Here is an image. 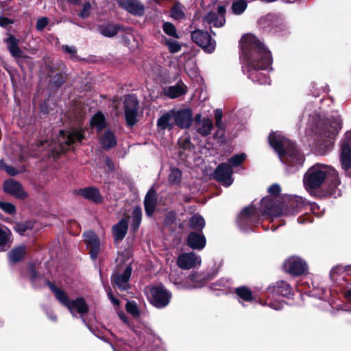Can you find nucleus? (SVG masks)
<instances>
[{
	"instance_id": "nucleus-1",
	"label": "nucleus",
	"mask_w": 351,
	"mask_h": 351,
	"mask_svg": "<svg viewBox=\"0 0 351 351\" xmlns=\"http://www.w3.org/2000/svg\"><path fill=\"white\" fill-rule=\"evenodd\" d=\"M241 56L244 71L254 82L260 84L270 83L267 75L272 69V56L270 51L254 35L247 34L241 40Z\"/></svg>"
},
{
	"instance_id": "nucleus-2",
	"label": "nucleus",
	"mask_w": 351,
	"mask_h": 351,
	"mask_svg": "<svg viewBox=\"0 0 351 351\" xmlns=\"http://www.w3.org/2000/svg\"><path fill=\"white\" fill-rule=\"evenodd\" d=\"M307 202L302 197H295L289 201V208L283 213L271 197H265L261 202V207L256 208L250 205L243 209L238 217V224L245 232L248 230V226L254 225L261 220L262 217L269 216L277 217L281 215H293L302 212L307 214Z\"/></svg>"
},
{
	"instance_id": "nucleus-3",
	"label": "nucleus",
	"mask_w": 351,
	"mask_h": 351,
	"mask_svg": "<svg viewBox=\"0 0 351 351\" xmlns=\"http://www.w3.org/2000/svg\"><path fill=\"white\" fill-rule=\"evenodd\" d=\"M268 140L270 145L278 154L281 162L287 166V171L289 173H294L303 165L304 161L303 154L281 133L278 132L270 133Z\"/></svg>"
},
{
	"instance_id": "nucleus-4",
	"label": "nucleus",
	"mask_w": 351,
	"mask_h": 351,
	"mask_svg": "<svg viewBox=\"0 0 351 351\" xmlns=\"http://www.w3.org/2000/svg\"><path fill=\"white\" fill-rule=\"evenodd\" d=\"M326 180L331 182L330 194L334 197L341 195L337 186L340 184L337 171L331 166L315 164L308 169L304 176V186L308 191L318 189Z\"/></svg>"
},
{
	"instance_id": "nucleus-5",
	"label": "nucleus",
	"mask_w": 351,
	"mask_h": 351,
	"mask_svg": "<svg viewBox=\"0 0 351 351\" xmlns=\"http://www.w3.org/2000/svg\"><path fill=\"white\" fill-rule=\"evenodd\" d=\"M83 138L84 135L81 130L73 128L66 131L60 130L57 142H49L47 140L42 141L37 144V147L39 150L49 147L53 154L58 155L68 149V147L71 144L80 142Z\"/></svg>"
},
{
	"instance_id": "nucleus-6",
	"label": "nucleus",
	"mask_w": 351,
	"mask_h": 351,
	"mask_svg": "<svg viewBox=\"0 0 351 351\" xmlns=\"http://www.w3.org/2000/svg\"><path fill=\"white\" fill-rule=\"evenodd\" d=\"M48 286L54 293L57 300L66 306L73 317L79 314L82 321L85 323L84 315L88 311V306L83 298H77L75 300H70L66 293L56 287L53 284L48 282Z\"/></svg>"
},
{
	"instance_id": "nucleus-7",
	"label": "nucleus",
	"mask_w": 351,
	"mask_h": 351,
	"mask_svg": "<svg viewBox=\"0 0 351 351\" xmlns=\"http://www.w3.org/2000/svg\"><path fill=\"white\" fill-rule=\"evenodd\" d=\"M341 128V124L339 118H335L330 126L328 123L324 124L317 145L321 154H325L332 149L335 136Z\"/></svg>"
},
{
	"instance_id": "nucleus-8",
	"label": "nucleus",
	"mask_w": 351,
	"mask_h": 351,
	"mask_svg": "<svg viewBox=\"0 0 351 351\" xmlns=\"http://www.w3.org/2000/svg\"><path fill=\"white\" fill-rule=\"evenodd\" d=\"M98 30L101 35L106 37H112L120 32H125L126 36H123V41L129 47V48L131 50H134L136 48L138 47L137 45H131L130 43L131 39H133L134 41H135V39L133 35L132 34L131 28H124L120 25L106 24L100 25L98 27Z\"/></svg>"
},
{
	"instance_id": "nucleus-9",
	"label": "nucleus",
	"mask_w": 351,
	"mask_h": 351,
	"mask_svg": "<svg viewBox=\"0 0 351 351\" xmlns=\"http://www.w3.org/2000/svg\"><path fill=\"white\" fill-rule=\"evenodd\" d=\"M149 298L154 306L163 308L169 303L171 294L164 286L159 285L149 289Z\"/></svg>"
},
{
	"instance_id": "nucleus-10",
	"label": "nucleus",
	"mask_w": 351,
	"mask_h": 351,
	"mask_svg": "<svg viewBox=\"0 0 351 351\" xmlns=\"http://www.w3.org/2000/svg\"><path fill=\"white\" fill-rule=\"evenodd\" d=\"M340 150L341 168L351 176V130L346 133Z\"/></svg>"
},
{
	"instance_id": "nucleus-11",
	"label": "nucleus",
	"mask_w": 351,
	"mask_h": 351,
	"mask_svg": "<svg viewBox=\"0 0 351 351\" xmlns=\"http://www.w3.org/2000/svg\"><path fill=\"white\" fill-rule=\"evenodd\" d=\"M170 279L178 289H193L201 288L206 281V276L202 273H193L188 276L185 282L181 283L174 278L173 274H170Z\"/></svg>"
},
{
	"instance_id": "nucleus-12",
	"label": "nucleus",
	"mask_w": 351,
	"mask_h": 351,
	"mask_svg": "<svg viewBox=\"0 0 351 351\" xmlns=\"http://www.w3.org/2000/svg\"><path fill=\"white\" fill-rule=\"evenodd\" d=\"M125 117L128 125L132 127L136 124L138 115L137 98L131 95L125 96Z\"/></svg>"
},
{
	"instance_id": "nucleus-13",
	"label": "nucleus",
	"mask_w": 351,
	"mask_h": 351,
	"mask_svg": "<svg viewBox=\"0 0 351 351\" xmlns=\"http://www.w3.org/2000/svg\"><path fill=\"white\" fill-rule=\"evenodd\" d=\"M192 40L205 51L211 53L215 49L216 43L208 32L196 29L191 33Z\"/></svg>"
},
{
	"instance_id": "nucleus-14",
	"label": "nucleus",
	"mask_w": 351,
	"mask_h": 351,
	"mask_svg": "<svg viewBox=\"0 0 351 351\" xmlns=\"http://www.w3.org/2000/svg\"><path fill=\"white\" fill-rule=\"evenodd\" d=\"M285 270L293 276H300L307 270L306 263L298 256L289 258L284 264Z\"/></svg>"
},
{
	"instance_id": "nucleus-15",
	"label": "nucleus",
	"mask_w": 351,
	"mask_h": 351,
	"mask_svg": "<svg viewBox=\"0 0 351 351\" xmlns=\"http://www.w3.org/2000/svg\"><path fill=\"white\" fill-rule=\"evenodd\" d=\"M233 170L230 164H220L215 170V177L217 181L225 186H229L233 182Z\"/></svg>"
},
{
	"instance_id": "nucleus-16",
	"label": "nucleus",
	"mask_w": 351,
	"mask_h": 351,
	"mask_svg": "<svg viewBox=\"0 0 351 351\" xmlns=\"http://www.w3.org/2000/svg\"><path fill=\"white\" fill-rule=\"evenodd\" d=\"M84 242L92 259H96L100 251V241L96 234L92 231L83 234Z\"/></svg>"
},
{
	"instance_id": "nucleus-17",
	"label": "nucleus",
	"mask_w": 351,
	"mask_h": 351,
	"mask_svg": "<svg viewBox=\"0 0 351 351\" xmlns=\"http://www.w3.org/2000/svg\"><path fill=\"white\" fill-rule=\"evenodd\" d=\"M201 262L200 256L193 252L182 253L178 258L177 265L181 269H190L199 266Z\"/></svg>"
},
{
	"instance_id": "nucleus-18",
	"label": "nucleus",
	"mask_w": 351,
	"mask_h": 351,
	"mask_svg": "<svg viewBox=\"0 0 351 351\" xmlns=\"http://www.w3.org/2000/svg\"><path fill=\"white\" fill-rule=\"evenodd\" d=\"M3 190L6 193L19 199H25L27 197V194L24 191L21 184L13 179H10L4 182Z\"/></svg>"
},
{
	"instance_id": "nucleus-19",
	"label": "nucleus",
	"mask_w": 351,
	"mask_h": 351,
	"mask_svg": "<svg viewBox=\"0 0 351 351\" xmlns=\"http://www.w3.org/2000/svg\"><path fill=\"white\" fill-rule=\"evenodd\" d=\"M213 128V121L208 117H202L200 114L195 117V129L197 133L202 136H208L210 134Z\"/></svg>"
},
{
	"instance_id": "nucleus-20",
	"label": "nucleus",
	"mask_w": 351,
	"mask_h": 351,
	"mask_svg": "<svg viewBox=\"0 0 351 351\" xmlns=\"http://www.w3.org/2000/svg\"><path fill=\"white\" fill-rule=\"evenodd\" d=\"M175 125L181 128H188L192 123L193 115L191 110L186 108L181 110H173Z\"/></svg>"
},
{
	"instance_id": "nucleus-21",
	"label": "nucleus",
	"mask_w": 351,
	"mask_h": 351,
	"mask_svg": "<svg viewBox=\"0 0 351 351\" xmlns=\"http://www.w3.org/2000/svg\"><path fill=\"white\" fill-rule=\"evenodd\" d=\"M132 267L128 266L122 274H114L112 276V282L121 290L129 289V280L132 274Z\"/></svg>"
},
{
	"instance_id": "nucleus-22",
	"label": "nucleus",
	"mask_w": 351,
	"mask_h": 351,
	"mask_svg": "<svg viewBox=\"0 0 351 351\" xmlns=\"http://www.w3.org/2000/svg\"><path fill=\"white\" fill-rule=\"evenodd\" d=\"M268 291L271 294L272 298L276 295L289 297L292 293V289L290 285L282 280L276 282L273 285L269 286Z\"/></svg>"
},
{
	"instance_id": "nucleus-23",
	"label": "nucleus",
	"mask_w": 351,
	"mask_h": 351,
	"mask_svg": "<svg viewBox=\"0 0 351 351\" xmlns=\"http://www.w3.org/2000/svg\"><path fill=\"white\" fill-rule=\"evenodd\" d=\"M119 5L132 14L142 16L145 12V8L138 0L121 1Z\"/></svg>"
},
{
	"instance_id": "nucleus-24",
	"label": "nucleus",
	"mask_w": 351,
	"mask_h": 351,
	"mask_svg": "<svg viewBox=\"0 0 351 351\" xmlns=\"http://www.w3.org/2000/svg\"><path fill=\"white\" fill-rule=\"evenodd\" d=\"M206 238L202 232H191L186 240L187 245L193 250H202L206 245Z\"/></svg>"
},
{
	"instance_id": "nucleus-25",
	"label": "nucleus",
	"mask_w": 351,
	"mask_h": 351,
	"mask_svg": "<svg viewBox=\"0 0 351 351\" xmlns=\"http://www.w3.org/2000/svg\"><path fill=\"white\" fill-rule=\"evenodd\" d=\"M128 229V221L127 219H122L114 224L112 228L114 241L117 243L122 241L127 234Z\"/></svg>"
},
{
	"instance_id": "nucleus-26",
	"label": "nucleus",
	"mask_w": 351,
	"mask_h": 351,
	"mask_svg": "<svg viewBox=\"0 0 351 351\" xmlns=\"http://www.w3.org/2000/svg\"><path fill=\"white\" fill-rule=\"evenodd\" d=\"M144 346L150 351H165L161 339L152 332L145 337Z\"/></svg>"
},
{
	"instance_id": "nucleus-27",
	"label": "nucleus",
	"mask_w": 351,
	"mask_h": 351,
	"mask_svg": "<svg viewBox=\"0 0 351 351\" xmlns=\"http://www.w3.org/2000/svg\"><path fill=\"white\" fill-rule=\"evenodd\" d=\"M8 48L12 56L18 60L26 58V56L19 47V41L14 36H10L7 40Z\"/></svg>"
},
{
	"instance_id": "nucleus-28",
	"label": "nucleus",
	"mask_w": 351,
	"mask_h": 351,
	"mask_svg": "<svg viewBox=\"0 0 351 351\" xmlns=\"http://www.w3.org/2000/svg\"><path fill=\"white\" fill-rule=\"evenodd\" d=\"M144 206L146 215L148 217L152 216L156 206V193L153 190L150 189L147 193L144 199Z\"/></svg>"
},
{
	"instance_id": "nucleus-29",
	"label": "nucleus",
	"mask_w": 351,
	"mask_h": 351,
	"mask_svg": "<svg viewBox=\"0 0 351 351\" xmlns=\"http://www.w3.org/2000/svg\"><path fill=\"white\" fill-rule=\"evenodd\" d=\"M174 125L173 110L162 114L157 121V126L161 130H171Z\"/></svg>"
},
{
	"instance_id": "nucleus-30",
	"label": "nucleus",
	"mask_w": 351,
	"mask_h": 351,
	"mask_svg": "<svg viewBox=\"0 0 351 351\" xmlns=\"http://www.w3.org/2000/svg\"><path fill=\"white\" fill-rule=\"evenodd\" d=\"M78 194L95 203H100L102 201L99 190L95 187H86L80 189Z\"/></svg>"
},
{
	"instance_id": "nucleus-31",
	"label": "nucleus",
	"mask_w": 351,
	"mask_h": 351,
	"mask_svg": "<svg viewBox=\"0 0 351 351\" xmlns=\"http://www.w3.org/2000/svg\"><path fill=\"white\" fill-rule=\"evenodd\" d=\"M11 231L4 226H0V252L7 250L11 245Z\"/></svg>"
},
{
	"instance_id": "nucleus-32",
	"label": "nucleus",
	"mask_w": 351,
	"mask_h": 351,
	"mask_svg": "<svg viewBox=\"0 0 351 351\" xmlns=\"http://www.w3.org/2000/svg\"><path fill=\"white\" fill-rule=\"evenodd\" d=\"M180 62L182 59L184 60L183 66L187 72H190L193 75H196L197 68L195 66V60L190 53H183L180 56Z\"/></svg>"
},
{
	"instance_id": "nucleus-33",
	"label": "nucleus",
	"mask_w": 351,
	"mask_h": 351,
	"mask_svg": "<svg viewBox=\"0 0 351 351\" xmlns=\"http://www.w3.org/2000/svg\"><path fill=\"white\" fill-rule=\"evenodd\" d=\"M100 143L104 149H110L116 145L117 139L114 134L111 131L108 130L101 136Z\"/></svg>"
},
{
	"instance_id": "nucleus-34",
	"label": "nucleus",
	"mask_w": 351,
	"mask_h": 351,
	"mask_svg": "<svg viewBox=\"0 0 351 351\" xmlns=\"http://www.w3.org/2000/svg\"><path fill=\"white\" fill-rule=\"evenodd\" d=\"M185 8L179 1H176L170 10V16L176 21L185 19Z\"/></svg>"
},
{
	"instance_id": "nucleus-35",
	"label": "nucleus",
	"mask_w": 351,
	"mask_h": 351,
	"mask_svg": "<svg viewBox=\"0 0 351 351\" xmlns=\"http://www.w3.org/2000/svg\"><path fill=\"white\" fill-rule=\"evenodd\" d=\"M186 92V86L184 84H176L169 87L165 90V94L170 98L178 97Z\"/></svg>"
},
{
	"instance_id": "nucleus-36",
	"label": "nucleus",
	"mask_w": 351,
	"mask_h": 351,
	"mask_svg": "<svg viewBox=\"0 0 351 351\" xmlns=\"http://www.w3.org/2000/svg\"><path fill=\"white\" fill-rule=\"evenodd\" d=\"M234 293L243 301L252 302L254 299L251 290L244 286L236 288Z\"/></svg>"
},
{
	"instance_id": "nucleus-37",
	"label": "nucleus",
	"mask_w": 351,
	"mask_h": 351,
	"mask_svg": "<svg viewBox=\"0 0 351 351\" xmlns=\"http://www.w3.org/2000/svg\"><path fill=\"white\" fill-rule=\"evenodd\" d=\"M25 248L24 246H19L12 249L8 253V257L10 261L16 263L21 261L25 255Z\"/></svg>"
},
{
	"instance_id": "nucleus-38",
	"label": "nucleus",
	"mask_w": 351,
	"mask_h": 351,
	"mask_svg": "<svg viewBox=\"0 0 351 351\" xmlns=\"http://www.w3.org/2000/svg\"><path fill=\"white\" fill-rule=\"evenodd\" d=\"M189 226L191 228L202 230L205 226L204 219L199 214H195L189 219Z\"/></svg>"
},
{
	"instance_id": "nucleus-39",
	"label": "nucleus",
	"mask_w": 351,
	"mask_h": 351,
	"mask_svg": "<svg viewBox=\"0 0 351 351\" xmlns=\"http://www.w3.org/2000/svg\"><path fill=\"white\" fill-rule=\"evenodd\" d=\"M142 219V210L141 207L136 206L132 213V226L134 230H136L141 223Z\"/></svg>"
},
{
	"instance_id": "nucleus-40",
	"label": "nucleus",
	"mask_w": 351,
	"mask_h": 351,
	"mask_svg": "<svg viewBox=\"0 0 351 351\" xmlns=\"http://www.w3.org/2000/svg\"><path fill=\"white\" fill-rule=\"evenodd\" d=\"M163 42L164 44L167 47L169 52L171 53H178L182 49V45L176 40L165 38Z\"/></svg>"
},
{
	"instance_id": "nucleus-41",
	"label": "nucleus",
	"mask_w": 351,
	"mask_h": 351,
	"mask_svg": "<svg viewBox=\"0 0 351 351\" xmlns=\"http://www.w3.org/2000/svg\"><path fill=\"white\" fill-rule=\"evenodd\" d=\"M91 125L101 130L106 126V120L104 114L101 112L95 114L91 119Z\"/></svg>"
},
{
	"instance_id": "nucleus-42",
	"label": "nucleus",
	"mask_w": 351,
	"mask_h": 351,
	"mask_svg": "<svg viewBox=\"0 0 351 351\" xmlns=\"http://www.w3.org/2000/svg\"><path fill=\"white\" fill-rule=\"evenodd\" d=\"M162 29L166 34L176 38H179L176 28L172 23L169 22L164 23L162 25Z\"/></svg>"
},
{
	"instance_id": "nucleus-43",
	"label": "nucleus",
	"mask_w": 351,
	"mask_h": 351,
	"mask_svg": "<svg viewBox=\"0 0 351 351\" xmlns=\"http://www.w3.org/2000/svg\"><path fill=\"white\" fill-rule=\"evenodd\" d=\"M247 8V1L245 0H239L232 3V11L236 14H240L244 12Z\"/></svg>"
},
{
	"instance_id": "nucleus-44",
	"label": "nucleus",
	"mask_w": 351,
	"mask_h": 351,
	"mask_svg": "<svg viewBox=\"0 0 351 351\" xmlns=\"http://www.w3.org/2000/svg\"><path fill=\"white\" fill-rule=\"evenodd\" d=\"M182 178V173L178 168H172L169 175V180L171 184H178Z\"/></svg>"
},
{
	"instance_id": "nucleus-45",
	"label": "nucleus",
	"mask_w": 351,
	"mask_h": 351,
	"mask_svg": "<svg viewBox=\"0 0 351 351\" xmlns=\"http://www.w3.org/2000/svg\"><path fill=\"white\" fill-rule=\"evenodd\" d=\"M306 209L307 213L311 211L313 214L318 217L321 216L324 212V210L321 209L319 206L314 202H307Z\"/></svg>"
},
{
	"instance_id": "nucleus-46",
	"label": "nucleus",
	"mask_w": 351,
	"mask_h": 351,
	"mask_svg": "<svg viewBox=\"0 0 351 351\" xmlns=\"http://www.w3.org/2000/svg\"><path fill=\"white\" fill-rule=\"evenodd\" d=\"M246 158V155L243 153L240 154H236L231 157L229 160V162L230 163V166L232 167H238L240 165Z\"/></svg>"
},
{
	"instance_id": "nucleus-47",
	"label": "nucleus",
	"mask_w": 351,
	"mask_h": 351,
	"mask_svg": "<svg viewBox=\"0 0 351 351\" xmlns=\"http://www.w3.org/2000/svg\"><path fill=\"white\" fill-rule=\"evenodd\" d=\"M0 208L10 215H13L16 213L14 205L10 202L0 201Z\"/></svg>"
},
{
	"instance_id": "nucleus-48",
	"label": "nucleus",
	"mask_w": 351,
	"mask_h": 351,
	"mask_svg": "<svg viewBox=\"0 0 351 351\" xmlns=\"http://www.w3.org/2000/svg\"><path fill=\"white\" fill-rule=\"evenodd\" d=\"M125 308L127 311L132 316L138 317L139 315V310L134 302H128Z\"/></svg>"
},
{
	"instance_id": "nucleus-49",
	"label": "nucleus",
	"mask_w": 351,
	"mask_h": 351,
	"mask_svg": "<svg viewBox=\"0 0 351 351\" xmlns=\"http://www.w3.org/2000/svg\"><path fill=\"white\" fill-rule=\"evenodd\" d=\"M178 144L180 147L184 149H191L193 147V145L191 142V139L188 136H182L178 140Z\"/></svg>"
},
{
	"instance_id": "nucleus-50",
	"label": "nucleus",
	"mask_w": 351,
	"mask_h": 351,
	"mask_svg": "<svg viewBox=\"0 0 351 351\" xmlns=\"http://www.w3.org/2000/svg\"><path fill=\"white\" fill-rule=\"evenodd\" d=\"M14 230L21 234H23L25 231L32 228L29 223H16L14 226Z\"/></svg>"
},
{
	"instance_id": "nucleus-51",
	"label": "nucleus",
	"mask_w": 351,
	"mask_h": 351,
	"mask_svg": "<svg viewBox=\"0 0 351 351\" xmlns=\"http://www.w3.org/2000/svg\"><path fill=\"white\" fill-rule=\"evenodd\" d=\"M49 23V20L47 17H41L36 21V28L38 31H42Z\"/></svg>"
},
{
	"instance_id": "nucleus-52",
	"label": "nucleus",
	"mask_w": 351,
	"mask_h": 351,
	"mask_svg": "<svg viewBox=\"0 0 351 351\" xmlns=\"http://www.w3.org/2000/svg\"><path fill=\"white\" fill-rule=\"evenodd\" d=\"M90 8H91V5L89 2L85 3L83 5L82 10L80 13V16L82 18L87 17L90 14Z\"/></svg>"
},
{
	"instance_id": "nucleus-53",
	"label": "nucleus",
	"mask_w": 351,
	"mask_h": 351,
	"mask_svg": "<svg viewBox=\"0 0 351 351\" xmlns=\"http://www.w3.org/2000/svg\"><path fill=\"white\" fill-rule=\"evenodd\" d=\"M285 303L283 302H271L268 305L273 309L276 311H279L283 308L285 306Z\"/></svg>"
},
{
	"instance_id": "nucleus-54",
	"label": "nucleus",
	"mask_w": 351,
	"mask_h": 351,
	"mask_svg": "<svg viewBox=\"0 0 351 351\" xmlns=\"http://www.w3.org/2000/svg\"><path fill=\"white\" fill-rule=\"evenodd\" d=\"M280 191V187L277 184H274L268 188V192L272 195H278Z\"/></svg>"
},
{
	"instance_id": "nucleus-55",
	"label": "nucleus",
	"mask_w": 351,
	"mask_h": 351,
	"mask_svg": "<svg viewBox=\"0 0 351 351\" xmlns=\"http://www.w3.org/2000/svg\"><path fill=\"white\" fill-rule=\"evenodd\" d=\"M62 49L65 52L71 54V56H75L76 53V49L73 46L64 45L62 47Z\"/></svg>"
},
{
	"instance_id": "nucleus-56",
	"label": "nucleus",
	"mask_w": 351,
	"mask_h": 351,
	"mask_svg": "<svg viewBox=\"0 0 351 351\" xmlns=\"http://www.w3.org/2000/svg\"><path fill=\"white\" fill-rule=\"evenodd\" d=\"M10 23H12V21L9 19L4 16H0V26L5 27Z\"/></svg>"
},
{
	"instance_id": "nucleus-57",
	"label": "nucleus",
	"mask_w": 351,
	"mask_h": 351,
	"mask_svg": "<svg viewBox=\"0 0 351 351\" xmlns=\"http://www.w3.org/2000/svg\"><path fill=\"white\" fill-rule=\"evenodd\" d=\"M298 223H307V222H312V220L311 219L308 217V215H306V216H300L298 218Z\"/></svg>"
},
{
	"instance_id": "nucleus-58",
	"label": "nucleus",
	"mask_w": 351,
	"mask_h": 351,
	"mask_svg": "<svg viewBox=\"0 0 351 351\" xmlns=\"http://www.w3.org/2000/svg\"><path fill=\"white\" fill-rule=\"evenodd\" d=\"M108 295L109 299L111 300V302L113 303L114 305H119V300L117 298H115L112 294L111 290L109 289L108 291Z\"/></svg>"
},
{
	"instance_id": "nucleus-59",
	"label": "nucleus",
	"mask_w": 351,
	"mask_h": 351,
	"mask_svg": "<svg viewBox=\"0 0 351 351\" xmlns=\"http://www.w3.org/2000/svg\"><path fill=\"white\" fill-rule=\"evenodd\" d=\"M5 169L10 176H15L18 173V172L12 167L10 166H6Z\"/></svg>"
},
{
	"instance_id": "nucleus-60",
	"label": "nucleus",
	"mask_w": 351,
	"mask_h": 351,
	"mask_svg": "<svg viewBox=\"0 0 351 351\" xmlns=\"http://www.w3.org/2000/svg\"><path fill=\"white\" fill-rule=\"evenodd\" d=\"M222 117H223L222 111L219 109H217L215 110V120L222 119Z\"/></svg>"
},
{
	"instance_id": "nucleus-61",
	"label": "nucleus",
	"mask_w": 351,
	"mask_h": 351,
	"mask_svg": "<svg viewBox=\"0 0 351 351\" xmlns=\"http://www.w3.org/2000/svg\"><path fill=\"white\" fill-rule=\"evenodd\" d=\"M215 124H216V126L219 128V129H223V122H222V119H217L215 120Z\"/></svg>"
},
{
	"instance_id": "nucleus-62",
	"label": "nucleus",
	"mask_w": 351,
	"mask_h": 351,
	"mask_svg": "<svg viewBox=\"0 0 351 351\" xmlns=\"http://www.w3.org/2000/svg\"><path fill=\"white\" fill-rule=\"evenodd\" d=\"M130 346L128 344H125L122 348L120 350H117L114 348H113L114 351H129Z\"/></svg>"
},
{
	"instance_id": "nucleus-63",
	"label": "nucleus",
	"mask_w": 351,
	"mask_h": 351,
	"mask_svg": "<svg viewBox=\"0 0 351 351\" xmlns=\"http://www.w3.org/2000/svg\"><path fill=\"white\" fill-rule=\"evenodd\" d=\"M344 295L349 301H351V289L346 291Z\"/></svg>"
},
{
	"instance_id": "nucleus-64",
	"label": "nucleus",
	"mask_w": 351,
	"mask_h": 351,
	"mask_svg": "<svg viewBox=\"0 0 351 351\" xmlns=\"http://www.w3.org/2000/svg\"><path fill=\"white\" fill-rule=\"evenodd\" d=\"M119 316L123 320V322H125V323L128 322V318L123 313H119Z\"/></svg>"
}]
</instances>
